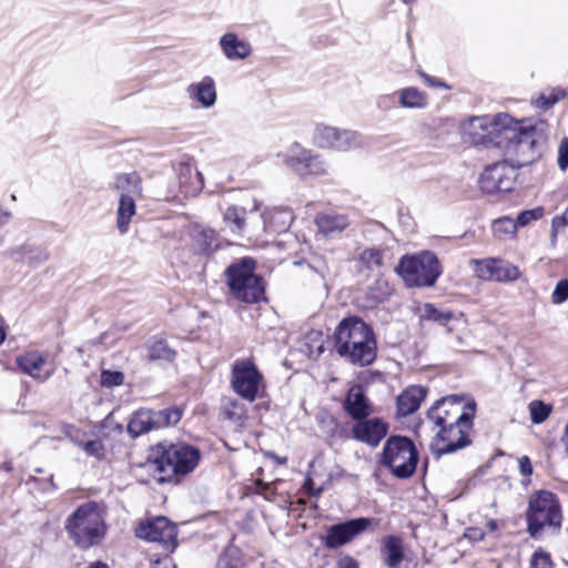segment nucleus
<instances>
[{
  "label": "nucleus",
  "instance_id": "nucleus-1",
  "mask_svg": "<svg viewBox=\"0 0 568 568\" xmlns=\"http://www.w3.org/2000/svg\"><path fill=\"white\" fill-rule=\"evenodd\" d=\"M500 120L503 128L501 143L498 149L513 156L518 166L537 160L546 145L548 124L544 120H515L509 114Z\"/></svg>",
  "mask_w": 568,
  "mask_h": 568
},
{
  "label": "nucleus",
  "instance_id": "nucleus-2",
  "mask_svg": "<svg viewBox=\"0 0 568 568\" xmlns=\"http://www.w3.org/2000/svg\"><path fill=\"white\" fill-rule=\"evenodd\" d=\"M335 351L345 361L357 366L371 365L377 355L373 328L357 316L339 322L334 332Z\"/></svg>",
  "mask_w": 568,
  "mask_h": 568
},
{
  "label": "nucleus",
  "instance_id": "nucleus-3",
  "mask_svg": "<svg viewBox=\"0 0 568 568\" xmlns=\"http://www.w3.org/2000/svg\"><path fill=\"white\" fill-rule=\"evenodd\" d=\"M200 450L191 445L160 443L152 448L149 468L159 483H179L200 462Z\"/></svg>",
  "mask_w": 568,
  "mask_h": 568
},
{
  "label": "nucleus",
  "instance_id": "nucleus-4",
  "mask_svg": "<svg viewBox=\"0 0 568 568\" xmlns=\"http://www.w3.org/2000/svg\"><path fill=\"white\" fill-rule=\"evenodd\" d=\"M64 529L69 539L80 549L87 550L99 545L106 532L100 506L94 501L80 505L65 519Z\"/></svg>",
  "mask_w": 568,
  "mask_h": 568
},
{
  "label": "nucleus",
  "instance_id": "nucleus-5",
  "mask_svg": "<svg viewBox=\"0 0 568 568\" xmlns=\"http://www.w3.org/2000/svg\"><path fill=\"white\" fill-rule=\"evenodd\" d=\"M527 531L537 539L544 528L559 530L562 523L561 505L558 497L548 490H538L529 497L526 513Z\"/></svg>",
  "mask_w": 568,
  "mask_h": 568
},
{
  "label": "nucleus",
  "instance_id": "nucleus-6",
  "mask_svg": "<svg viewBox=\"0 0 568 568\" xmlns=\"http://www.w3.org/2000/svg\"><path fill=\"white\" fill-rule=\"evenodd\" d=\"M254 270L255 263L251 258H243L225 270L230 292L237 301L253 304L265 298L263 280Z\"/></svg>",
  "mask_w": 568,
  "mask_h": 568
},
{
  "label": "nucleus",
  "instance_id": "nucleus-7",
  "mask_svg": "<svg viewBox=\"0 0 568 568\" xmlns=\"http://www.w3.org/2000/svg\"><path fill=\"white\" fill-rule=\"evenodd\" d=\"M396 271L408 287L434 286L443 273L438 257L430 251L403 256Z\"/></svg>",
  "mask_w": 568,
  "mask_h": 568
},
{
  "label": "nucleus",
  "instance_id": "nucleus-8",
  "mask_svg": "<svg viewBox=\"0 0 568 568\" xmlns=\"http://www.w3.org/2000/svg\"><path fill=\"white\" fill-rule=\"evenodd\" d=\"M418 452L405 436H390L383 448L381 463L397 478L410 477L417 466Z\"/></svg>",
  "mask_w": 568,
  "mask_h": 568
},
{
  "label": "nucleus",
  "instance_id": "nucleus-9",
  "mask_svg": "<svg viewBox=\"0 0 568 568\" xmlns=\"http://www.w3.org/2000/svg\"><path fill=\"white\" fill-rule=\"evenodd\" d=\"M508 116L507 113H498L494 116H473L462 124V134L465 142L485 148H497L501 143L503 128L500 120Z\"/></svg>",
  "mask_w": 568,
  "mask_h": 568
},
{
  "label": "nucleus",
  "instance_id": "nucleus-10",
  "mask_svg": "<svg viewBox=\"0 0 568 568\" xmlns=\"http://www.w3.org/2000/svg\"><path fill=\"white\" fill-rule=\"evenodd\" d=\"M300 179L321 178L328 174L329 166L321 154L294 143L283 160Z\"/></svg>",
  "mask_w": 568,
  "mask_h": 568
},
{
  "label": "nucleus",
  "instance_id": "nucleus-11",
  "mask_svg": "<svg viewBox=\"0 0 568 568\" xmlns=\"http://www.w3.org/2000/svg\"><path fill=\"white\" fill-rule=\"evenodd\" d=\"M476 404L469 402L463 404L456 396H450L437 400L428 410L427 418L433 423L434 428L452 426L462 422L467 423L468 416L475 415Z\"/></svg>",
  "mask_w": 568,
  "mask_h": 568
},
{
  "label": "nucleus",
  "instance_id": "nucleus-12",
  "mask_svg": "<svg viewBox=\"0 0 568 568\" xmlns=\"http://www.w3.org/2000/svg\"><path fill=\"white\" fill-rule=\"evenodd\" d=\"M263 376L250 359L235 361L232 365L231 386L243 399L252 403L260 393Z\"/></svg>",
  "mask_w": 568,
  "mask_h": 568
},
{
  "label": "nucleus",
  "instance_id": "nucleus-13",
  "mask_svg": "<svg viewBox=\"0 0 568 568\" xmlns=\"http://www.w3.org/2000/svg\"><path fill=\"white\" fill-rule=\"evenodd\" d=\"M475 415L468 416L467 423L462 425V422L452 426H445L437 428L436 435L434 436L430 449L437 455H444L454 453L462 449L470 444L468 433L473 426V418Z\"/></svg>",
  "mask_w": 568,
  "mask_h": 568
},
{
  "label": "nucleus",
  "instance_id": "nucleus-14",
  "mask_svg": "<svg viewBox=\"0 0 568 568\" xmlns=\"http://www.w3.org/2000/svg\"><path fill=\"white\" fill-rule=\"evenodd\" d=\"M313 142L320 149L342 153L348 152L361 145L357 132L326 124H317L315 126Z\"/></svg>",
  "mask_w": 568,
  "mask_h": 568
},
{
  "label": "nucleus",
  "instance_id": "nucleus-15",
  "mask_svg": "<svg viewBox=\"0 0 568 568\" xmlns=\"http://www.w3.org/2000/svg\"><path fill=\"white\" fill-rule=\"evenodd\" d=\"M140 539L160 544L165 551L172 552L176 546L178 528L166 517H155L142 521L135 529Z\"/></svg>",
  "mask_w": 568,
  "mask_h": 568
},
{
  "label": "nucleus",
  "instance_id": "nucleus-16",
  "mask_svg": "<svg viewBox=\"0 0 568 568\" xmlns=\"http://www.w3.org/2000/svg\"><path fill=\"white\" fill-rule=\"evenodd\" d=\"M475 275L484 281L513 282L520 277L518 266L500 258L471 260Z\"/></svg>",
  "mask_w": 568,
  "mask_h": 568
},
{
  "label": "nucleus",
  "instance_id": "nucleus-17",
  "mask_svg": "<svg viewBox=\"0 0 568 568\" xmlns=\"http://www.w3.org/2000/svg\"><path fill=\"white\" fill-rule=\"evenodd\" d=\"M373 523L372 518L359 517L331 526L324 537L328 549L339 548L363 534Z\"/></svg>",
  "mask_w": 568,
  "mask_h": 568
},
{
  "label": "nucleus",
  "instance_id": "nucleus-18",
  "mask_svg": "<svg viewBox=\"0 0 568 568\" xmlns=\"http://www.w3.org/2000/svg\"><path fill=\"white\" fill-rule=\"evenodd\" d=\"M513 185L514 169L503 162L487 166L479 178L480 189L488 194L508 192Z\"/></svg>",
  "mask_w": 568,
  "mask_h": 568
},
{
  "label": "nucleus",
  "instance_id": "nucleus-19",
  "mask_svg": "<svg viewBox=\"0 0 568 568\" xmlns=\"http://www.w3.org/2000/svg\"><path fill=\"white\" fill-rule=\"evenodd\" d=\"M352 437L357 442L364 443L371 447H376L387 435L388 425L381 418L356 419L352 427Z\"/></svg>",
  "mask_w": 568,
  "mask_h": 568
},
{
  "label": "nucleus",
  "instance_id": "nucleus-20",
  "mask_svg": "<svg viewBox=\"0 0 568 568\" xmlns=\"http://www.w3.org/2000/svg\"><path fill=\"white\" fill-rule=\"evenodd\" d=\"M179 181V191L184 196H194L203 189V175L196 171L191 160H181L174 164Z\"/></svg>",
  "mask_w": 568,
  "mask_h": 568
},
{
  "label": "nucleus",
  "instance_id": "nucleus-21",
  "mask_svg": "<svg viewBox=\"0 0 568 568\" xmlns=\"http://www.w3.org/2000/svg\"><path fill=\"white\" fill-rule=\"evenodd\" d=\"M17 364L23 373L41 382L50 378L55 371L54 365L48 362V356L39 352H28L19 356Z\"/></svg>",
  "mask_w": 568,
  "mask_h": 568
},
{
  "label": "nucleus",
  "instance_id": "nucleus-22",
  "mask_svg": "<svg viewBox=\"0 0 568 568\" xmlns=\"http://www.w3.org/2000/svg\"><path fill=\"white\" fill-rule=\"evenodd\" d=\"M343 407L354 420L372 414V405L361 385H354L348 389Z\"/></svg>",
  "mask_w": 568,
  "mask_h": 568
},
{
  "label": "nucleus",
  "instance_id": "nucleus-23",
  "mask_svg": "<svg viewBox=\"0 0 568 568\" xmlns=\"http://www.w3.org/2000/svg\"><path fill=\"white\" fill-rule=\"evenodd\" d=\"M189 98L204 109L212 108L216 102V88L213 78L206 75L199 82L186 88Z\"/></svg>",
  "mask_w": 568,
  "mask_h": 568
},
{
  "label": "nucleus",
  "instance_id": "nucleus-24",
  "mask_svg": "<svg viewBox=\"0 0 568 568\" xmlns=\"http://www.w3.org/2000/svg\"><path fill=\"white\" fill-rule=\"evenodd\" d=\"M219 45L226 59L231 61L244 60L252 54L248 41L240 39L236 33L227 32L220 38Z\"/></svg>",
  "mask_w": 568,
  "mask_h": 568
},
{
  "label": "nucleus",
  "instance_id": "nucleus-25",
  "mask_svg": "<svg viewBox=\"0 0 568 568\" xmlns=\"http://www.w3.org/2000/svg\"><path fill=\"white\" fill-rule=\"evenodd\" d=\"M191 250L195 254L210 255L220 247L217 234L212 229L196 226L190 233Z\"/></svg>",
  "mask_w": 568,
  "mask_h": 568
},
{
  "label": "nucleus",
  "instance_id": "nucleus-26",
  "mask_svg": "<svg viewBox=\"0 0 568 568\" xmlns=\"http://www.w3.org/2000/svg\"><path fill=\"white\" fill-rule=\"evenodd\" d=\"M426 397V389L422 386H410L397 397V414L402 417L415 413Z\"/></svg>",
  "mask_w": 568,
  "mask_h": 568
},
{
  "label": "nucleus",
  "instance_id": "nucleus-27",
  "mask_svg": "<svg viewBox=\"0 0 568 568\" xmlns=\"http://www.w3.org/2000/svg\"><path fill=\"white\" fill-rule=\"evenodd\" d=\"M126 429L133 438L156 429L154 410L146 408L136 410L132 415Z\"/></svg>",
  "mask_w": 568,
  "mask_h": 568
},
{
  "label": "nucleus",
  "instance_id": "nucleus-28",
  "mask_svg": "<svg viewBox=\"0 0 568 568\" xmlns=\"http://www.w3.org/2000/svg\"><path fill=\"white\" fill-rule=\"evenodd\" d=\"M315 223L321 233L333 236L343 232L349 225V220L345 214L323 213L317 215Z\"/></svg>",
  "mask_w": 568,
  "mask_h": 568
},
{
  "label": "nucleus",
  "instance_id": "nucleus-29",
  "mask_svg": "<svg viewBox=\"0 0 568 568\" xmlns=\"http://www.w3.org/2000/svg\"><path fill=\"white\" fill-rule=\"evenodd\" d=\"M16 262L26 263L31 267H37L49 260V252L40 246L23 245L12 252Z\"/></svg>",
  "mask_w": 568,
  "mask_h": 568
},
{
  "label": "nucleus",
  "instance_id": "nucleus-30",
  "mask_svg": "<svg viewBox=\"0 0 568 568\" xmlns=\"http://www.w3.org/2000/svg\"><path fill=\"white\" fill-rule=\"evenodd\" d=\"M264 230L268 233H282L286 231L292 222V214L288 210H272L262 214Z\"/></svg>",
  "mask_w": 568,
  "mask_h": 568
},
{
  "label": "nucleus",
  "instance_id": "nucleus-31",
  "mask_svg": "<svg viewBox=\"0 0 568 568\" xmlns=\"http://www.w3.org/2000/svg\"><path fill=\"white\" fill-rule=\"evenodd\" d=\"M113 187L122 195H131L132 197L141 195L142 182L138 173H120L114 179Z\"/></svg>",
  "mask_w": 568,
  "mask_h": 568
},
{
  "label": "nucleus",
  "instance_id": "nucleus-32",
  "mask_svg": "<svg viewBox=\"0 0 568 568\" xmlns=\"http://www.w3.org/2000/svg\"><path fill=\"white\" fill-rule=\"evenodd\" d=\"M397 94L398 105L404 109H425L428 104L427 94L415 87L400 89Z\"/></svg>",
  "mask_w": 568,
  "mask_h": 568
},
{
  "label": "nucleus",
  "instance_id": "nucleus-33",
  "mask_svg": "<svg viewBox=\"0 0 568 568\" xmlns=\"http://www.w3.org/2000/svg\"><path fill=\"white\" fill-rule=\"evenodd\" d=\"M136 213L134 197L131 195H122L119 199V206L116 210V227L121 234L129 231L131 219Z\"/></svg>",
  "mask_w": 568,
  "mask_h": 568
},
{
  "label": "nucleus",
  "instance_id": "nucleus-34",
  "mask_svg": "<svg viewBox=\"0 0 568 568\" xmlns=\"http://www.w3.org/2000/svg\"><path fill=\"white\" fill-rule=\"evenodd\" d=\"M382 551L385 555V564L389 568H398L404 559L403 545L400 538L396 536H386L382 542Z\"/></svg>",
  "mask_w": 568,
  "mask_h": 568
},
{
  "label": "nucleus",
  "instance_id": "nucleus-35",
  "mask_svg": "<svg viewBox=\"0 0 568 568\" xmlns=\"http://www.w3.org/2000/svg\"><path fill=\"white\" fill-rule=\"evenodd\" d=\"M145 347L150 361L171 363L176 355L175 351L168 345L166 341L160 337L149 339Z\"/></svg>",
  "mask_w": 568,
  "mask_h": 568
},
{
  "label": "nucleus",
  "instance_id": "nucleus-36",
  "mask_svg": "<svg viewBox=\"0 0 568 568\" xmlns=\"http://www.w3.org/2000/svg\"><path fill=\"white\" fill-rule=\"evenodd\" d=\"M419 317L422 321H430L447 326L454 318V313L450 311H442L436 308L433 304L426 303L420 308Z\"/></svg>",
  "mask_w": 568,
  "mask_h": 568
},
{
  "label": "nucleus",
  "instance_id": "nucleus-37",
  "mask_svg": "<svg viewBox=\"0 0 568 568\" xmlns=\"http://www.w3.org/2000/svg\"><path fill=\"white\" fill-rule=\"evenodd\" d=\"M224 222L232 224V231L241 234L245 229L246 210L242 206L230 205L223 212Z\"/></svg>",
  "mask_w": 568,
  "mask_h": 568
},
{
  "label": "nucleus",
  "instance_id": "nucleus-38",
  "mask_svg": "<svg viewBox=\"0 0 568 568\" xmlns=\"http://www.w3.org/2000/svg\"><path fill=\"white\" fill-rule=\"evenodd\" d=\"M156 429L176 425L182 418V410L178 407H169L154 410Z\"/></svg>",
  "mask_w": 568,
  "mask_h": 568
},
{
  "label": "nucleus",
  "instance_id": "nucleus-39",
  "mask_svg": "<svg viewBox=\"0 0 568 568\" xmlns=\"http://www.w3.org/2000/svg\"><path fill=\"white\" fill-rule=\"evenodd\" d=\"M554 407L551 404L539 399H534L528 404L530 420L532 424H542L551 414Z\"/></svg>",
  "mask_w": 568,
  "mask_h": 568
},
{
  "label": "nucleus",
  "instance_id": "nucleus-40",
  "mask_svg": "<svg viewBox=\"0 0 568 568\" xmlns=\"http://www.w3.org/2000/svg\"><path fill=\"white\" fill-rule=\"evenodd\" d=\"M358 261L367 270H375L383 265V252L375 247L365 248L358 255Z\"/></svg>",
  "mask_w": 568,
  "mask_h": 568
},
{
  "label": "nucleus",
  "instance_id": "nucleus-41",
  "mask_svg": "<svg viewBox=\"0 0 568 568\" xmlns=\"http://www.w3.org/2000/svg\"><path fill=\"white\" fill-rule=\"evenodd\" d=\"M517 223L510 217H501L493 223V232L496 237L503 240L506 236H511L516 233Z\"/></svg>",
  "mask_w": 568,
  "mask_h": 568
},
{
  "label": "nucleus",
  "instance_id": "nucleus-42",
  "mask_svg": "<svg viewBox=\"0 0 568 568\" xmlns=\"http://www.w3.org/2000/svg\"><path fill=\"white\" fill-rule=\"evenodd\" d=\"M216 568H244V562L236 548H229L220 555Z\"/></svg>",
  "mask_w": 568,
  "mask_h": 568
},
{
  "label": "nucleus",
  "instance_id": "nucleus-43",
  "mask_svg": "<svg viewBox=\"0 0 568 568\" xmlns=\"http://www.w3.org/2000/svg\"><path fill=\"white\" fill-rule=\"evenodd\" d=\"M565 97V91L561 89H551L549 93L540 94L535 101L534 104L537 109L547 110L551 108L555 103L561 100Z\"/></svg>",
  "mask_w": 568,
  "mask_h": 568
},
{
  "label": "nucleus",
  "instance_id": "nucleus-44",
  "mask_svg": "<svg viewBox=\"0 0 568 568\" xmlns=\"http://www.w3.org/2000/svg\"><path fill=\"white\" fill-rule=\"evenodd\" d=\"M542 215H544V209L539 206V207H535L532 210H526V211L520 212L515 221H516L517 225L526 226L530 222L541 219Z\"/></svg>",
  "mask_w": 568,
  "mask_h": 568
},
{
  "label": "nucleus",
  "instance_id": "nucleus-45",
  "mask_svg": "<svg viewBox=\"0 0 568 568\" xmlns=\"http://www.w3.org/2000/svg\"><path fill=\"white\" fill-rule=\"evenodd\" d=\"M124 382V375L118 371H102L101 384L105 387L120 386Z\"/></svg>",
  "mask_w": 568,
  "mask_h": 568
},
{
  "label": "nucleus",
  "instance_id": "nucleus-46",
  "mask_svg": "<svg viewBox=\"0 0 568 568\" xmlns=\"http://www.w3.org/2000/svg\"><path fill=\"white\" fill-rule=\"evenodd\" d=\"M530 568H552L550 555L542 549L536 550L530 560Z\"/></svg>",
  "mask_w": 568,
  "mask_h": 568
},
{
  "label": "nucleus",
  "instance_id": "nucleus-47",
  "mask_svg": "<svg viewBox=\"0 0 568 568\" xmlns=\"http://www.w3.org/2000/svg\"><path fill=\"white\" fill-rule=\"evenodd\" d=\"M568 300V280L562 278L558 281L551 294V302L554 304H561Z\"/></svg>",
  "mask_w": 568,
  "mask_h": 568
},
{
  "label": "nucleus",
  "instance_id": "nucleus-48",
  "mask_svg": "<svg viewBox=\"0 0 568 568\" xmlns=\"http://www.w3.org/2000/svg\"><path fill=\"white\" fill-rule=\"evenodd\" d=\"M79 446H81L89 456L97 458H101L103 456V444L99 439L88 440L84 444H79Z\"/></svg>",
  "mask_w": 568,
  "mask_h": 568
},
{
  "label": "nucleus",
  "instance_id": "nucleus-49",
  "mask_svg": "<svg viewBox=\"0 0 568 568\" xmlns=\"http://www.w3.org/2000/svg\"><path fill=\"white\" fill-rule=\"evenodd\" d=\"M558 165L561 170L568 168V138L562 139L558 149Z\"/></svg>",
  "mask_w": 568,
  "mask_h": 568
},
{
  "label": "nucleus",
  "instance_id": "nucleus-50",
  "mask_svg": "<svg viewBox=\"0 0 568 568\" xmlns=\"http://www.w3.org/2000/svg\"><path fill=\"white\" fill-rule=\"evenodd\" d=\"M568 225V205L561 215L555 216L551 222L552 237H556L557 232Z\"/></svg>",
  "mask_w": 568,
  "mask_h": 568
},
{
  "label": "nucleus",
  "instance_id": "nucleus-51",
  "mask_svg": "<svg viewBox=\"0 0 568 568\" xmlns=\"http://www.w3.org/2000/svg\"><path fill=\"white\" fill-rule=\"evenodd\" d=\"M396 99L398 100L397 91L389 94H383L377 99V105L381 109H390L394 106Z\"/></svg>",
  "mask_w": 568,
  "mask_h": 568
},
{
  "label": "nucleus",
  "instance_id": "nucleus-52",
  "mask_svg": "<svg viewBox=\"0 0 568 568\" xmlns=\"http://www.w3.org/2000/svg\"><path fill=\"white\" fill-rule=\"evenodd\" d=\"M464 536L470 541H480L484 539L485 532L479 527H469L465 530Z\"/></svg>",
  "mask_w": 568,
  "mask_h": 568
},
{
  "label": "nucleus",
  "instance_id": "nucleus-53",
  "mask_svg": "<svg viewBox=\"0 0 568 568\" xmlns=\"http://www.w3.org/2000/svg\"><path fill=\"white\" fill-rule=\"evenodd\" d=\"M418 74L419 77L424 80V82L432 87V88H442V87H446V84L444 82H442L440 80L434 78V77H430L429 74L425 73L424 71L419 70L418 71Z\"/></svg>",
  "mask_w": 568,
  "mask_h": 568
},
{
  "label": "nucleus",
  "instance_id": "nucleus-54",
  "mask_svg": "<svg viewBox=\"0 0 568 568\" xmlns=\"http://www.w3.org/2000/svg\"><path fill=\"white\" fill-rule=\"evenodd\" d=\"M519 470L524 476H530L532 474V466L527 456L519 458Z\"/></svg>",
  "mask_w": 568,
  "mask_h": 568
},
{
  "label": "nucleus",
  "instance_id": "nucleus-55",
  "mask_svg": "<svg viewBox=\"0 0 568 568\" xmlns=\"http://www.w3.org/2000/svg\"><path fill=\"white\" fill-rule=\"evenodd\" d=\"M337 568H358V565L353 557L344 556L337 561Z\"/></svg>",
  "mask_w": 568,
  "mask_h": 568
},
{
  "label": "nucleus",
  "instance_id": "nucleus-56",
  "mask_svg": "<svg viewBox=\"0 0 568 568\" xmlns=\"http://www.w3.org/2000/svg\"><path fill=\"white\" fill-rule=\"evenodd\" d=\"M11 217V213L9 211H4L0 209V227L4 225Z\"/></svg>",
  "mask_w": 568,
  "mask_h": 568
},
{
  "label": "nucleus",
  "instance_id": "nucleus-57",
  "mask_svg": "<svg viewBox=\"0 0 568 568\" xmlns=\"http://www.w3.org/2000/svg\"><path fill=\"white\" fill-rule=\"evenodd\" d=\"M4 338H6V332L3 328L2 318L0 317V345L3 343Z\"/></svg>",
  "mask_w": 568,
  "mask_h": 568
},
{
  "label": "nucleus",
  "instance_id": "nucleus-58",
  "mask_svg": "<svg viewBox=\"0 0 568 568\" xmlns=\"http://www.w3.org/2000/svg\"><path fill=\"white\" fill-rule=\"evenodd\" d=\"M487 527H488V529H489L490 531H495V530H497V527H498L497 521H496V520H494V519H490V520L487 523Z\"/></svg>",
  "mask_w": 568,
  "mask_h": 568
},
{
  "label": "nucleus",
  "instance_id": "nucleus-59",
  "mask_svg": "<svg viewBox=\"0 0 568 568\" xmlns=\"http://www.w3.org/2000/svg\"><path fill=\"white\" fill-rule=\"evenodd\" d=\"M89 568H110V567L106 564L97 561V562L91 564Z\"/></svg>",
  "mask_w": 568,
  "mask_h": 568
},
{
  "label": "nucleus",
  "instance_id": "nucleus-60",
  "mask_svg": "<svg viewBox=\"0 0 568 568\" xmlns=\"http://www.w3.org/2000/svg\"><path fill=\"white\" fill-rule=\"evenodd\" d=\"M2 468H3L6 471H10V470L12 469V465H11V463H10V462H8V463H4V464L2 465Z\"/></svg>",
  "mask_w": 568,
  "mask_h": 568
},
{
  "label": "nucleus",
  "instance_id": "nucleus-61",
  "mask_svg": "<svg viewBox=\"0 0 568 568\" xmlns=\"http://www.w3.org/2000/svg\"><path fill=\"white\" fill-rule=\"evenodd\" d=\"M65 429H67L65 430L67 435H70V430H74V427L73 426H67Z\"/></svg>",
  "mask_w": 568,
  "mask_h": 568
},
{
  "label": "nucleus",
  "instance_id": "nucleus-62",
  "mask_svg": "<svg viewBox=\"0 0 568 568\" xmlns=\"http://www.w3.org/2000/svg\"><path fill=\"white\" fill-rule=\"evenodd\" d=\"M404 3L406 4H410V3H414L416 0H402Z\"/></svg>",
  "mask_w": 568,
  "mask_h": 568
},
{
  "label": "nucleus",
  "instance_id": "nucleus-63",
  "mask_svg": "<svg viewBox=\"0 0 568 568\" xmlns=\"http://www.w3.org/2000/svg\"><path fill=\"white\" fill-rule=\"evenodd\" d=\"M257 210H258V204L255 202L254 206H253V209L251 211H257Z\"/></svg>",
  "mask_w": 568,
  "mask_h": 568
},
{
  "label": "nucleus",
  "instance_id": "nucleus-64",
  "mask_svg": "<svg viewBox=\"0 0 568 568\" xmlns=\"http://www.w3.org/2000/svg\"><path fill=\"white\" fill-rule=\"evenodd\" d=\"M50 484L52 487H54V484H53V475H50Z\"/></svg>",
  "mask_w": 568,
  "mask_h": 568
}]
</instances>
